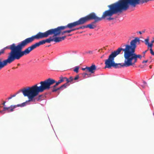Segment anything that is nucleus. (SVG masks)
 <instances>
[{"label": "nucleus", "mask_w": 154, "mask_h": 154, "mask_svg": "<svg viewBox=\"0 0 154 154\" xmlns=\"http://www.w3.org/2000/svg\"><path fill=\"white\" fill-rule=\"evenodd\" d=\"M54 35V34H53ZM52 37H50L49 38L39 42H38L35 43V44L32 45L33 49H34L37 47H38L41 45H43L46 42L50 43L51 42L54 41L56 42H59L62 40H64L66 37V36H63L62 37H57V36Z\"/></svg>", "instance_id": "5"}, {"label": "nucleus", "mask_w": 154, "mask_h": 154, "mask_svg": "<svg viewBox=\"0 0 154 154\" xmlns=\"http://www.w3.org/2000/svg\"><path fill=\"white\" fill-rule=\"evenodd\" d=\"M148 49H147V50H146L145 51H143V54L144 55H143V57H145V53L147 52V51H148Z\"/></svg>", "instance_id": "25"}, {"label": "nucleus", "mask_w": 154, "mask_h": 154, "mask_svg": "<svg viewBox=\"0 0 154 154\" xmlns=\"http://www.w3.org/2000/svg\"><path fill=\"white\" fill-rule=\"evenodd\" d=\"M1 107V106H0V108Z\"/></svg>", "instance_id": "38"}, {"label": "nucleus", "mask_w": 154, "mask_h": 154, "mask_svg": "<svg viewBox=\"0 0 154 154\" xmlns=\"http://www.w3.org/2000/svg\"><path fill=\"white\" fill-rule=\"evenodd\" d=\"M4 111H3V110H2L0 111V113H2Z\"/></svg>", "instance_id": "32"}, {"label": "nucleus", "mask_w": 154, "mask_h": 154, "mask_svg": "<svg viewBox=\"0 0 154 154\" xmlns=\"http://www.w3.org/2000/svg\"><path fill=\"white\" fill-rule=\"evenodd\" d=\"M17 107V106L16 105H11L10 107H4L3 108V111H7L8 112H12L14 111V109Z\"/></svg>", "instance_id": "6"}, {"label": "nucleus", "mask_w": 154, "mask_h": 154, "mask_svg": "<svg viewBox=\"0 0 154 154\" xmlns=\"http://www.w3.org/2000/svg\"><path fill=\"white\" fill-rule=\"evenodd\" d=\"M12 98V96H11V97H8V100H9V99H11V98Z\"/></svg>", "instance_id": "28"}, {"label": "nucleus", "mask_w": 154, "mask_h": 154, "mask_svg": "<svg viewBox=\"0 0 154 154\" xmlns=\"http://www.w3.org/2000/svg\"><path fill=\"white\" fill-rule=\"evenodd\" d=\"M79 67L78 66L75 67V68L74 69V71L76 73H78L79 72Z\"/></svg>", "instance_id": "16"}, {"label": "nucleus", "mask_w": 154, "mask_h": 154, "mask_svg": "<svg viewBox=\"0 0 154 154\" xmlns=\"http://www.w3.org/2000/svg\"><path fill=\"white\" fill-rule=\"evenodd\" d=\"M147 45L148 47H149L151 48H152V46L153 45V44H152V43L149 44V43Z\"/></svg>", "instance_id": "22"}, {"label": "nucleus", "mask_w": 154, "mask_h": 154, "mask_svg": "<svg viewBox=\"0 0 154 154\" xmlns=\"http://www.w3.org/2000/svg\"><path fill=\"white\" fill-rule=\"evenodd\" d=\"M88 72H86L85 73L82 74V76L84 78H86L87 77H90L91 74H88L87 73Z\"/></svg>", "instance_id": "12"}, {"label": "nucleus", "mask_w": 154, "mask_h": 154, "mask_svg": "<svg viewBox=\"0 0 154 154\" xmlns=\"http://www.w3.org/2000/svg\"><path fill=\"white\" fill-rule=\"evenodd\" d=\"M104 56V55H103L101 57V58H102Z\"/></svg>", "instance_id": "33"}, {"label": "nucleus", "mask_w": 154, "mask_h": 154, "mask_svg": "<svg viewBox=\"0 0 154 154\" xmlns=\"http://www.w3.org/2000/svg\"><path fill=\"white\" fill-rule=\"evenodd\" d=\"M153 115H154V113H153Z\"/></svg>", "instance_id": "37"}, {"label": "nucleus", "mask_w": 154, "mask_h": 154, "mask_svg": "<svg viewBox=\"0 0 154 154\" xmlns=\"http://www.w3.org/2000/svg\"><path fill=\"white\" fill-rule=\"evenodd\" d=\"M140 39L137 37L132 40L130 45H126L125 48H119L112 52L108 58L105 61V68H111L112 66L115 68L122 67H128L135 65L137 61V58L141 59L142 56L134 53L136 48V43L140 42Z\"/></svg>", "instance_id": "1"}, {"label": "nucleus", "mask_w": 154, "mask_h": 154, "mask_svg": "<svg viewBox=\"0 0 154 154\" xmlns=\"http://www.w3.org/2000/svg\"><path fill=\"white\" fill-rule=\"evenodd\" d=\"M16 94H14L13 95H12V97H15L16 96Z\"/></svg>", "instance_id": "30"}, {"label": "nucleus", "mask_w": 154, "mask_h": 154, "mask_svg": "<svg viewBox=\"0 0 154 154\" xmlns=\"http://www.w3.org/2000/svg\"><path fill=\"white\" fill-rule=\"evenodd\" d=\"M96 69V67L95 65H92L90 67H88V72H90L91 73H94Z\"/></svg>", "instance_id": "7"}, {"label": "nucleus", "mask_w": 154, "mask_h": 154, "mask_svg": "<svg viewBox=\"0 0 154 154\" xmlns=\"http://www.w3.org/2000/svg\"><path fill=\"white\" fill-rule=\"evenodd\" d=\"M55 84L53 86L51 87V88L52 92H56V91H53L55 89H56L57 88H56V87L58 85V84L56 82H55Z\"/></svg>", "instance_id": "11"}, {"label": "nucleus", "mask_w": 154, "mask_h": 154, "mask_svg": "<svg viewBox=\"0 0 154 154\" xmlns=\"http://www.w3.org/2000/svg\"><path fill=\"white\" fill-rule=\"evenodd\" d=\"M68 85V84L66 82V83L62 85L61 86L62 88H66L67 86Z\"/></svg>", "instance_id": "18"}, {"label": "nucleus", "mask_w": 154, "mask_h": 154, "mask_svg": "<svg viewBox=\"0 0 154 154\" xmlns=\"http://www.w3.org/2000/svg\"><path fill=\"white\" fill-rule=\"evenodd\" d=\"M85 28H87V25L86 26H80L78 28H75V29H74V30H78V29H84Z\"/></svg>", "instance_id": "14"}, {"label": "nucleus", "mask_w": 154, "mask_h": 154, "mask_svg": "<svg viewBox=\"0 0 154 154\" xmlns=\"http://www.w3.org/2000/svg\"><path fill=\"white\" fill-rule=\"evenodd\" d=\"M79 78V75H77L74 79H73L74 80H76L77 79H78Z\"/></svg>", "instance_id": "24"}, {"label": "nucleus", "mask_w": 154, "mask_h": 154, "mask_svg": "<svg viewBox=\"0 0 154 154\" xmlns=\"http://www.w3.org/2000/svg\"><path fill=\"white\" fill-rule=\"evenodd\" d=\"M6 103V101H4L3 102V103H2V104L4 106H5V104Z\"/></svg>", "instance_id": "27"}, {"label": "nucleus", "mask_w": 154, "mask_h": 154, "mask_svg": "<svg viewBox=\"0 0 154 154\" xmlns=\"http://www.w3.org/2000/svg\"><path fill=\"white\" fill-rule=\"evenodd\" d=\"M149 37H147V38L144 41L145 42V44L146 45H147L149 43Z\"/></svg>", "instance_id": "17"}, {"label": "nucleus", "mask_w": 154, "mask_h": 154, "mask_svg": "<svg viewBox=\"0 0 154 154\" xmlns=\"http://www.w3.org/2000/svg\"><path fill=\"white\" fill-rule=\"evenodd\" d=\"M28 102H29V100H28ZM27 102V101H26V102L23 103L21 104H18L17 105V106H21V107L24 106L26 105V103Z\"/></svg>", "instance_id": "15"}, {"label": "nucleus", "mask_w": 154, "mask_h": 154, "mask_svg": "<svg viewBox=\"0 0 154 154\" xmlns=\"http://www.w3.org/2000/svg\"><path fill=\"white\" fill-rule=\"evenodd\" d=\"M150 53L152 55H154V52H153V51L152 49V48H150Z\"/></svg>", "instance_id": "21"}, {"label": "nucleus", "mask_w": 154, "mask_h": 154, "mask_svg": "<svg viewBox=\"0 0 154 154\" xmlns=\"http://www.w3.org/2000/svg\"><path fill=\"white\" fill-rule=\"evenodd\" d=\"M20 65V64L19 63L17 65L19 66Z\"/></svg>", "instance_id": "35"}, {"label": "nucleus", "mask_w": 154, "mask_h": 154, "mask_svg": "<svg viewBox=\"0 0 154 154\" xmlns=\"http://www.w3.org/2000/svg\"><path fill=\"white\" fill-rule=\"evenodd\" d=\"M62 89V88L60 86V87H59L58 88H56V89H55V90H54L53 91H56V92L58 90H60V89Z\"/></svg>", "instance_id": "23"}, {"label": "nucleus", "mask_w": 154, "mask_h": 154, "mask_svg": "<svg viewBox=\"0 0 154 154\" xmlns=\"http://www.w3.org/2000/svg\"><path fill=\"white\" fill-rule=\"evenodd\" d=\"M56 82V81L51 78H48L45 80L40 82V85L38 86L36 84L31 87L24 88L18 93L21 91L25 97H27L29 101H35L34 98L37 96L39 93L43 92L45 90L51 88V85Z\"/></svg>", "instance_id": "3"}, {"label": "nucleus", "mask_w": 154, "mask_h": 154, "mask_svg": "<svg viewBox=\"0 0 154 154\" xmlns=\"http://www.w3.org/2000/svg\"><path fill=\"white\" fill-rule=\"evenodd\" d=\"M139 33L140 34H142L141 32H140V31H139Z\"/></svg>", "instance_id": "31"}, {"label": "nucleus", "mask_w": 154, "mask_h": 154, "mask_svg": "<svg viewBox=\"0 0 154 154\" xmlns=\"http://www.w3.org/2000/svg\"><path fill=\"white\" fill-rule=\"evenodd\" d=\"M71 35H68V36H71Z\"/></svg>", "instance_id": "36"}, {"label": "nucleus", "mask_w": 154, "mask_h": 154, "mask_svg": "<svg viewBox=\"0 0 154 154\" xmlns=\"http://www.w3.org/2000/svg\"><path fill=\"white\" fill-rule=\"evenodd\" d=\"M148 60H144V61H143L142 63H146L148 62Z\"/></svg>", "instance_id": "26"}, {"label": "nucleus", "mask_w": 154, "mask_h": 154, "mask_svg": "<svg viewBox=\"0 0 154 154\" xmlns=\"http://www.w3.org/2000/svg\"><path fill=\"white\" fill-rule=\"evenodd\" d=\"M66 77H63L62 76H61L59 77V80L58 82H56L59 85L63 82L66 81Z\"/></svg>", "instance_id": "8"}, {"label": "nucleus", "mask_w": 154, "mask_h": 154, "mask_svg": "<svg viewBox=\"0 0 154 154\" xmlns=\"http://www.w3.org/2000/svg\"><path fill=\"white\" fill-rule=\"evenodd\" d=\"M73 80V78L72 77H70L69 79L66 77V82L68 84L69 82H71Z\"/></svg>", "instance_id": "13"}, {"label": "nucleus", "mask_w": 154, "mask_h": 154, "mask_svg": "<svg viewBox=\"0 0 154 154\" xmlns=\"http://www.w3.org/2000/svg\"><path fill=\"white\" fill-rule=\"evenodd\" d=\"M44 38L41 32H38L36 35L31 37L27 38L19 43L17 45L14 43L11 45L9 48L11 51L8 53L7 59L3 61V64L0 70L7 65L8 63L10 64L15 60H18L24 55L29 54L30 52L33 50L32 45L22 51V49L28 44L32 42L35 39H39Z\"/></svg>", "instance_id": "2"}, {"label": "nucleus", "mask_w": 154, "mask_h": 154, "mask_svg": "<svg viewBox=\"0 0 154 154\" xmlns=\"http://www.w3.org/2000/svg\"><path fill=\"white\" fill-rule=\"evenodd\" d=\"M154 42V40H152V41L151 42V43H152V44H153V43Z\"/></svg>", "instance_id": "29"}, {"label": "nucleus", "mask_w": 154, "mask_h": 154, "mask_svg": "<svg viewBox=\"0 0 154 154\" xmlns=\"http://www.w3.org/2000/svg\"><path fill=\"white\" fill-rule=\"evenodd\" d=\"M87 27L89 28L90 29H93L96 27V26L94 24H90L87 25Z\"/></svg>", "instance_id": "10"}, {"label": "nucleus", "mask_w": 154, "mask_h": 154, "mask_svg": "<svg viewBox=\"0 0 154 154\" xmlns=\"http://www.w3.org/2000/svg\"><path fill=\"white\" fill-rule=\"evenodd\" d=\"M82 24V17L80 18L79 20L75 22L68 23L66 26H58L56 28L50 29L41 34L44 38L48 37L50 35H54V36L59 35L61 31L66 29L67 28L71 29L79 25Z\"/></svg>", "instance_id": "4"}, {"label": "nucleus", "mask_w": 154, "mask_h": 154, "mask_svg": "<svg viewBox=\"0 0 154 154\" xmlns=\"http://www.w3.org/2000/svg\"><path fill=\"white\" fill-rule=\"evenodd\" d=\"M42 96V95H39L36 98V100L37 101H39L41 99V97Z\"/></svg>", "instance_id": "19"}, {"label": "nucleus", "mask_w": 154, "mask_h": 154, "mask_svg": "<svg viewBox=\"0 0 154 154\" xmlns=\"http://www.w3.org/2000/svg\"><path fill=\"white\" fill-rule=\"evenodd\" d=\"M74 31H75L74 29H71L69 30H66V31H65L63 32H61L60 34H61L62 35H63L65 33H69L71 32Z\"/></svg>", "instance_id": "9"}, {"label": "nucleus", "mask_w": 154, "mask_h": 154, "mask_svg": "<svg viewBox=\"0 0 154 154\" xmlns=\"http://www.w3.org/2000/svg\"><path fill=\"white\" fill-rule=\"evenodd\" d=\"M149 67L151 69L152 68V66L150 65L149 66Z\"/></svg>", "instance_id": "34"}, {"label": "nucleus", "mask_w": 154, "mask_h": 154, "mask_svg": "<svg viewBox=\"0 0 154 154\" xmlns=\"http://www.w3.org/2000/svg\"><path fill=\"white\" fill-rule=\"evenodd\" d=\"M82 70L83 71H85L86 72H88V67H86L85 68H82Z\"/></svg>", "instance_id": "20"}]
</instances>
